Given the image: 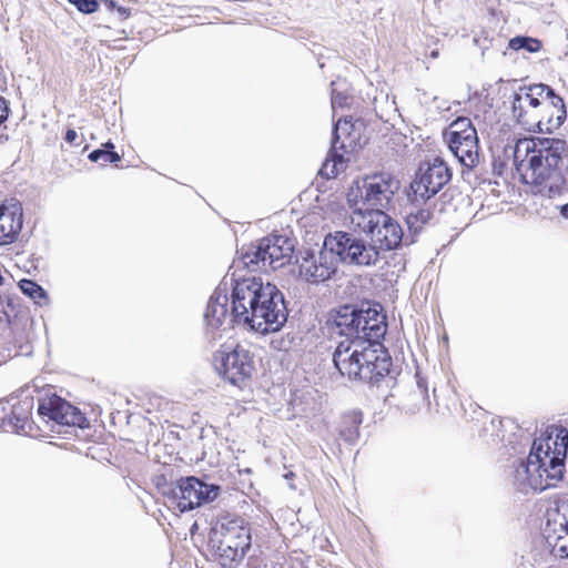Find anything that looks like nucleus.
<instances>
[{"instance_id":"7","label":"nucleus","mask_w":568,"mask_h":568,"mask_svg":"<svg viewBox=\"0 0 568 568\" xmlns=\"http://www.w3.org/2000/svg\"><path fill=\"white\" fill-rule=\"evenodd\" d=\"M332 328L345 339L361 338L371 342H381L384 338L387 324L385 316L377 310H357L345 305L336 311L332 317Z\"/></svg>"},{"instance_id":"37","label":"nucleus","mask_w":568,"mask_h":568,"mask_svg":"<svg viewBox=\"0 0 568 568\" xmlns=\"http://www.w3.org/2000/svg\"><path fill=\"white\" fill-rule=\"evenodd\" d=\"M77 140H78V133L72 129L68 130L65 133V141L70 144L77 145L78 144Z\"/></svg>"},{"instance_id":"30","label":"nucleus","mask_w":568,"mask_h":568,"mask_svg":"<svg viewBox=\"0 0 568 568\" xmlns=\"http://www.w3.org/2000/svg\"><path fill=\"white\" fill-rule=\"evenodd\" d=\"M468 131H476V129L473 126L471 121L468 118H457L455 121H453L448 128V131L446 134H457L463 133L465 134Z\"/></svg>"},{"instance_id":"21","label":"nucleus","mask_w":568,"mask_h":568,"mask_svg":"<svg viewBox=\"0 0 568 568\" xmlns=\"http://www.w3.org/2000/svg\"><path fill=\"white\" fill-rule=\"evenodd\" d=\"M538 113L540 123L536 125L535 132L552 133L564 124L567 118L564 99L552 90V94L545 95Z\"/></svg>"},{"instance_id":"14","label":"nucleus","mask_w":568,"mask_h":568,"mask_svg":"<svg viewBox=\"0 0 568 568\" xmlns=\"http://www.w3.org/2000/svg\"><path fill=\"white\" fill-rule=\"evenodd\" d=\"M265 283L261 277H243L235 281L232 291V317L234 323L250 326L251 313L257 308Z\"/></svg>"},{"instance_id":"28","label":"nucleus","mask_w":568,"mask_h":568,"mask_svg":"<svg viewBox=\"0 0 568 568\" xmlns=\"http://www.w3.org/2000/svg\"><path fill=\"white\" fill-rule=\"evenodd\" d=\"M509 48L516 51L524 49L532 53L541 49V42L535 38L515 37L509 41Z\"/></svg>"},{"instance_id":"40","label":"nucleus","mask_w":568,"mask_h":568,"mask_svg":"<svg viewBox=\"0 0 568 568\" xmlns=\"http://www.w3.org/2000/svg\"><path fill=\"white\" fill-rule=\"evenodd\" d=\"M6 311H4V302L3 300L0 297V321L3 320V317L6 316Z\"/></svg>"},{"instance_id":"16","label":"nucleus","mask_w":568,"mask_h":568,"mask_svg":"<svg viewBox=\"0 0 568 568\" xmlns=\"http://www.w3.org/2000/svg\"><path fill=\"white\" fill-rule=\"evenodd\" d=\"M452 179L447 164L439 158L427 164L426 169L420 168L415 180L410 184L413 201H427L437 194Z\"/></svg>"},{"instance_id":"23","label":"nucleus","mask_w":568,"mask_h":568,"mask_svg":"<svg viewBox=\"0 0 568 568\" xmlns=\"http://www.w3.org/2000/svg\"><path fill=\"white\" fill-rule=\"evenodd\" d=\"M21 227L22 213L19 206H0V244L11 243Z\"/></svg>"},{"instance_id":"41","label":"nucleus","mask_w":568,"mask_h":568,"mask_svg":"<svg viewBox=\"0 0 568 568\" xmlns=\"http://www.w3.org/2000/svg\"><path fill=\"white\" fill-rule=\"evenodd\" d=\"M560 214L565 217V219H568V203L562 205L560 207Z\"/></svg>"},{"instance_id":"38","label":"nucleus","mask_w":568,"mask_h":568,"mask_svg":"<svg viewBox=\"0 0 568 568\" xmlns=\"http://www.w3.org/2000/svg\"><path fill=\"white\" fill-rule=\"evenodd\" d=\"M115 9L121 18H128L130 14L129 10L123 7H116Z\"/></svg>"},{"instance_id":"33","label":"nucleus","mask_w":568,"mask_h":568,"mask_svg":"<svg viewBox=\"0 0 568 568\" xmlns=\"http://www.w3.org/2000/svg\"><path fill=\"white\" fill-rule=\"evenodd\" d=\"M477 135V131H468L465 134L457 133V134H445V138L448 143V148H453L458 144V142H464L468 138Z\"/></svg>"},{"instance_id":"31","label":"nucleus","mask_w":568,"mask_h":568,"mask_svg":"<svg viewBox=\"0 0 568 568\" xmlns=\"http://www.w3.org/2000/svg\"><path fill=\"white\" fill-rule=\"evenodd\" d=\"M89 159L93 162L103 161V163H115L120 161V155L114 151L94 150L89 154Z\"/></svg>"},{"instance_id":"13","label":"nucleus","mask_w":568,"mask_h":568,"mask_svg":"<svg viewBox=\"0 0 568 568\" xmlns=\"http://www.w3.org/2000/svg\"><path fill=\"white\" fill-rule=\"evenodd\" d=\"M546 94H552V89L542 83L521 87L514 93L513 115L526 130L535 132L540 123L538 111Z\"/></svg>"},{"instance_id":"18","label":"nucleus","mask_w":568,"mask_h":568,"mask_svg":"<svg viewBox=\"0 0 568 568\" xmlns=\"http://www.w3.org/2000/svg\"><path fill=\"white\" fill-rule=\"evenodd\" d=\"M337 268L333 255L327 252L324 245L317 252L305 251L298 260L300 276L312 284L329 280Z\"/></svg>"},{"instance_id":"26","label":"nucleus","mask_w":568,"mask_h":568,"mask_svg":"<svg viewBox=\"0 0 568 568\" xmlns=\"http://www.w3.org/2000/svg\"><path fill=\"white\" fill-rule=\"evenodd\" d=\"M30 404L22 402L10 406V414L7 419V424L16 433L26 430V426L29 422Z\"/></svg>"},{"instance_id":"9","label":"nucleus","mask_w":568,"mask_h":568,"mask_svg":"<svg viewBox=\"0 0 568 568\" xmlns=\"http://www.w3.org/2000/svg\"><path fill=\"white\" fill-rule=\"evenodd\" d=\"M294 241L285 235L272 234L243 253L242 262L251 271L277 270L290 262Z\"/></svg>"},{"instance_id":"34","label":"nucleus","mask_w":568,"mask_h":568,"mask_svg":"<svg viewBox=\"0 0 568 568\" xmlns=\"http://www.w3.org/2000/svg\"><path fill=\"white\" fill-rule=\"evenodd\" d=\"M348 97L341 92H337L336 89L332 90V108L335 110L336 108H344L347 104Z\"/></svg>"},{"instance_id":"27","label":"nucleus","mask_w":568,"mask_h":568,"mask_svg":"<svg viewBox=\"0 0 568 568\" xmlns=\"http://www.w3.org/2000/svg\"><path fill=\"white\" fill-rule=\"evenodd\" d=\"M19 287L24 295L30 297L39 306H44L49 304V297L47 292L32 280H21L19 282Z\"/></svg>"},{"instance_id":"5","label":"nucleus","mask_w":568,"mask_h":568,"mask_svg":"<svg viewBox=\"0 0 568 568\" xmlns=\"http://www.w3.org/2000/svg\"><path fill=\"white\" fill-rule=\"evenodd\" d=\"M349 224L355 232L365 234L374 248L390 251L397 248L403 241L399 223L382 209L351 211Z\"/></svg>"},{"instance_id":"35","label":"nucleus","mask_w":568,"mask_h":568,"mask_svg":"<svg viewBox=\"0 0 568 568\" xmlns=\"http://www.w3.org/2000/svg\"><path fill=\"white\" fill-rule=\"evenodd\" d=\"M10 406L8 402L0 400V419L6 424L10 414Z\"/></svg>"},{"instance_id":"39","label":"nucleus","mask_w":568,"mask_h":568,"mask_svg":"<svg viewBox=\"0 0 568 568\" xmlns=\"http://www.w3.org/2000/svg\"><path fill=\"white\" fill-rule=\"evenodd\" d=\"M108 9H115V2L113 0H101Z\"/></svg>"},{"instance_id":"44","label":"nucleus","mask_w":568,"mask_h":568,"mask_svg":"<svg viewBox=\"0 0 568 568\" xmlns=\"http://www.w3.org/2000/svg\"><path fill=\"white\" fill-rule=\"evenodd\" d=\"M437 55H438V52H437V51L432 52V57H433V58H436Z\"/></svg>"},{"instance_id":"19","label":"nucleus","mask_w":568,"mask_h":568,"mask_svg":"<svg viewBox=\"0 0 568 568\" xmlns=\"http://www.w3.org/2000/svg\"><path fill=\"white\" fill-rule=\"evenodd\" d=\"M38 414L67 426L82 427L87 422L84 415L77 407L57 395L40 399Z\"/></svg>"},{"instance_id":"4","label":"nucleus","mask_w":568,"mask_h":568,"mask_svg":"<svg viewBox=\"0 0 568 568\" xmlns=\"http://www.w3.org/2000/svg\"><path fill=\"white\" fill-rule=\"evenodd\" d=\"M400 189L399 180L389 172H374L356 179L347 192L352 211H386Z\"/></svg>"},{"instance_id":"11","label":"nucleus","mask_w":568,"mask_h":568,"mask_svg":"<svg viewBox=\"0 0 568 568\" xmlns=\"http://www.w3.org/2000/svg\"><path fill=\"white\" fill-rule=\"evenodd\" d=\"M220 535L216 552L225 568H233L251 547V528L241 518L222 521L215 530Z\"/></svg>"},{"instance_id":"32","label":"nucleus","mask_w":568,"mask_h":568,"mask_svg":"<svg viewBox=\"0 0 568 568\" xmlns=\"http://www.w3.org/2000/svg\"><path fill=\"white\" fill-rule=\"evenodd\" d=\"M71 4L77 7L80 12L83 13H93L98 10V1L97 0H68Z\"/></svg>"},{"instance_id":"8","label":"nucleus","mask_w":568,"mask_h":568,"mask_svg":"<svg viewBox=\"0 0 568 568\" xmlns=\"http://www.w3.org/2000/svg\"><path fill=\"white\" fill-rule=\"evenodd\" d=\"M323 245L333 255L337 266L339 263L356 266H374L381 254L374 245L353 233L337 231L325 236Z\"/></svg>"},{"instance_id":"43","label":"nucleus","mask_w":568,"mask_h":568,"mask_svg":"<svg viewBox=\"0 0 568 568\" xmlns=\"http://www.w3.org/2000/svg\"><path fill=\"white\" fill-rule=\"evenodd\" d=\"M105 146H106V148L112 149V148H113V144H112L111 142H108V143L105 144Z\"/></svg>"},{"instance_id":"24","label":"nucleus","mask_w":568,"mask_h":568,"mask_svg":"<svg viewBox=\"0 0 568 568\" xmlns=\"http://www.w3.org/2000/svg\"><path fill=\"white\" fill-rule=\"evenodd\" d=\"M449 150L465 168L471 169L478 163L477 135L468 138V140L466 139L464 142H458L457 145L449 148Z\"/></svg>"},{"instance_id":"15","label":"nucleus","mask_w":568,"mask_h":568,"mask_svg":"<svg viewBox=\"0 0 568 568\" xmlns=\"http://www.w3.org/2000/svg\"><path fill=\"white\" fill-rule=\"evenodd\" d=\"M220 487L196 477L181 478L169 497L181 513L189 511L217 497Z\"/></svg>"},{"instance_id":"10","label":"nucleus","mask_w":568,"mask_h":568,"mask_svg":"<svg viewBox=\"0 0 568 568\" xmlns=\"http://www.w3.org/2000/svg\"><path fill=\"white\" fill-rule=\"evenodd\" d=\"M250 328L267 334L277 332L287 321L288 312L283 293L270 282H266L257 308L251 313Z\"/></svg>"},{"instance_id":"3","label":"nucleus","mask_w":568,"mask_h":568,"mask_svg":"<svg viewBox=\"0 0 568 568\" xmlns=\"http://www.w3.org/2000/svg\"><path fill=\"white\" fill-rule=\"evenodd\" d=\"M335 367L349 379L378 382L389 372L390 358L381 342L361 338L341 341L333 354Z\"/></svg>"},{"instance_id":"20","label":"nucleus","mask_w":568,"mask_h":568,"mask_svg":"<svg viewBox=\"0 0 568 568\" xmlns=\"http://www.w3.org/2000/svg\"><path fill=\"white\" fill-rule=\"evenodd\" d=\"M545 536L556 556L568 558V501L548 513Z\"/></svg>"},{"instance_id":"42","label":"nucleus","mask_w":568,"mask_h":568,"mask_svg":"<svg viewBox=\"0 0 568 568\" xmlns=\"http://www.w3.org/2000/svg\"><path fill=\"white\" fill-rule=\"evenodd\" d=\"M284 477H285L286 479L292 478V477H293V473H292V471H291V473H287V474H285V475H284Z\"/></svg>"},{"instance_id":"29","label":"nucleus","mask_w":568,"mask_h":568,"mask_svg":"<svg viewBox=\"0 0 568 568\" xmlns=\"http://www.w3.org/2000/svg\"><path fill=\"white\" fill-rule=\"evenodd\" d=\"M429 216L430 212L428 210H418L416 213L409 212L406 222L410 230L417 231L422 224L428 221Z\"/></svg>"},{"instance_id":"25","label":"nucleus","mask_w":568,"mask_h":568,"mask_svg":"<svg viewBox=\"0 0 568 568\" xmlns=\"http://www.w3.org/2000/svg\"><path fill=\"white\" fill-rule=\"evenodd\" d=\"M362 424V413L354 410L343 415L338 434L342 439L348 444H354L359 436V425Z\"/></svg>"},{"instance_id":"22","label":"nucleus","mask_w":568,"mask_h":568,"mask_svg":"<svg viewBox=\"0 0 568 568\" xmlns=\"http://www.w3.org/2000/svg\"><path fill=\"white\" fill-rule=\"evenodd\" d=\"M227 303L229 297L226 291L216 288L213 295L210 297L206 311L204 313V321L209 328L217 329L225 323L226 320L234 322L232 313L229 314Z\"/></svg>"},{"instance_id":"6","label":"nucleus","mask_w":568,"mask_h":568,"mask_svg":"<svg viewBox=\"0 0 568 568\" xmlns=\"http://www.w3.org/2000/svg\"><path fill=\"white\" fill-rule=\"evenodd\" d=\"M332 328L345 339L361 338L371 342H381L384 338L387 324L385 316L377 310H357L345 305L336 311L332 317Z\"/></svg>"},{"instance_id":"12","label":"nucleus","mask_w":568,"mask_h":568,"mask_svg":"<svg viewBox=\"0 0 568 568\" xmlns=\"http://www.w3.org/2000/svg\"><path fill=\"white\" fill-rule=\"evenodd\" d=\"M214 367L220 376L237 387H243L255 369L252 354L241 345L217 351Z\"/></svg>"},{"instance_id":"2","label":"nucleus","mask_w":568,"mask_h":568,"mask_svg":"<svg viewBox=\"0 0 568 568\" xmlns=\"http://www.w3.org/2000/svg\"><path fill=\"white\" fill-rule=\"evenodd\" d=\"M525 146L528 156L530 182L540 186L539 192L554 197L560 194L565 183L561 168L568 156L567 143L558 138H532L520 142L517 152Z\"/></svg>"},{"instance_id":"1","label":"nucleus","mask_w":568,"mask_h":568,"mask_svg":"<svg viewBox=\"0 0 568 568\" xmlns=\"http://www.w3.org/2000/svg\"><path fill=\"white\" fill-rule=\"evenodd\" d=\"M549 440L550 437L535 439L528 457L513 465L510 483L517 491H544L564 479L568 434L561 429L557 435L552 455Z\"/></svg>"},{"instance_id":"17","label":"nucleus","mask_w":568,"mask_h":568,"mask_svg":"<svg viewBox=\"0 0 568 568\" xmlns=\"http://www.w3.org/2000/svg\"><path fill=\"white\" fill-rule=\"evenodd\" d=\"M356 123L347 119L338 120L333 129V140L329 155L324 162L321 173L327 178H334L338 173L337 165H343V155L338 150L354 149L357 145L358 134H355Z\"/></svg>"},{"instance_id":"36","label":"nucleus","mask_w":568,"mask_h":568,"mask_svg":"<svg viewBox=\"0 0 568 568\" xmlns=\"http://www.w3.org/2000/svg\"><path fill=\"white\" fill-rule=\"evenodd\" d=\"M9 113V108L7 101L3 97L0 95V124L7 120Z\"/></svg>"}]
</instances>
